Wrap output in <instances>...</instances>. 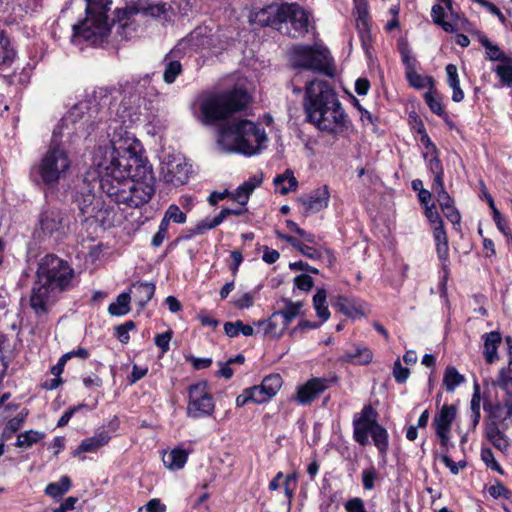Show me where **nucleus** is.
<instances>
[{"label": "nucleus", "instance_id": "obj_1", "mask_svg": "<svg viewBox=\"0 0 512 512\" xmlns=\"http://www.w3.org/2000/svg\"><path fill=\"white\" fill-rule=\"evenodd\" d=\"M93 163L106 172V177L101 176L98 170H89L84 177L87 192L113 190L114 186L108 177L117 182L130 179L134 184L129 192H154L156 189L152 166L143 157L141 147L133 137L114 133L108 145L95 151Z\"/></svg>", "mask_w": 512, "mask_h": 512}, {"label": "nucleus", "instance_id": "obj_2", "mask_svg": "<svg viewBox=\"0 0 512 512\" xmlns=\"http://www.w3.org/2000/svg\"><path fill=\"white\" fill-rule=\"evenodd\" d=\"M76 272L72 264L54 253L40 258L35 273L29 305L37 318L50 312V300L75 287Z\"/></svg>", "mask_w": 512, "mask_h": 512}, {"label": "nucleus", "instance_id": "obj_3", "mask_svg": "<svg viewBox=\"0 0 512 512\" xmlns=\"http://www.w3.org/2000/svg\"><path fill=\"white\" fill-rule=\"evenodd\" d=\"M303 107L307 120L320 131L337 135L347 131L351 125L337 94L326 81H307Z\"/></svg>", "mask_w": 512, "mask_h": 512}, {"label": "nucleus", "instance_id": "obj_4", "mask_svg": "<svg viewBox=\"0 0 512 512\" xmlns=\"http://www.w3.org/2000/svg\"><path fill=\"white\" fill-rule=\"evenodd\" d=\"M153 194H75L74 202L79 203L83 215L95 217L102 222L113 220L116 208H141L152 199Z\"/></svg>", "mask_w": 512, "mask_h": 512}, {"label": "nucleus", "instance_id": "obj_5", "mask_svg": "<svg viewBox=\"0 0 512 512\" xmlns=\"http://www.w3.org/2000/svg\"><path fill=\"white\" fill-rule=\"evenodd\" d=\"M265 141V132L257 124L237 120L222 127L217 143L224 151L253 155L260 151Z\"/></svg>", "mask_w": 512, "mask_h": 512}, {"label": "nucleus", "instance_id": "obj_6", "mask_svg": "<svg viewBox=\"0 0 512 512\" xmlns=\"http://www.w3.org/2000/svg\"><path fill=\"white\" fill-rule=\"evenodd\" d=\"M248 101V94L240 88L206 93L200 100L201 121L207 125L225 120L244 110Z\"/></svg>", "mask_w": 512, "mask_h": 512}, {"label": "nucleus", "instance_id": "obj_7", "mask_svg": "<svg viewBox=\"0 0 512 512\" xmlns=\"http://www.w3.org/2000/svg\"><path fill=\"white\" fill-rule=\"evenodd\" d=\"M378 417L377 410L371 404L364 405L359 416L353 419V439L360 446H367L371 436L378 455L385 460L389 451V433L378 422Z\"/></svg>", "mask_w": 512, "mask_h": 512}, {"label": "nucleus", "instance_id": "obj_8", "mask_svg": "<svg viewBox=\"0 0 512 512\" xmlns=\"http://www.w3.org/2000/svg\"><path fill=\"white\" fill-rule=\"evenodd\" d=\"M111 4V0H86V17L73 26L75 35L86 40L106 36L111 28L107 14Z\"/></svg>", "mask_w": 512, "mask_h": 512}, {"label": "nucleus", "instance_id": "obj_9", "mask_svg": "<svg viewBox=\"0 0 512 512\" xmlns=\"http://www.w3.org/2000/svg\"><path fill=\"white\" fill-rule=\"evenodd\" d=\"M419 202L423 208V213L429 222L435 243V250L442 269L445 273L449 272V241L447 231L444 226L436 203L434 194H417Z\"/></svg>", "mask_w": 512, "mask_h": 512}, {"label": "nucleus", "instance_id": "obj_10", "mask_svg": "<svg viewBox=\"0 0 512 512\" xmlns=\"http://www.w3.org/2000/svg\"><path fill=\"white\" fill-rule=\"evenodd\" d=\"M71 165L66 150L54 138L38 167L39 175L44 183L50 184L59 181Z\"/></svg>", "mask_w": 512, "mask_h": 512}, {"label": "nucleus", "instance_id": "obj_11", "mask_svg": "<svg viewBox=\"0 0 512 512\" xmlns=\"http://www.w3.org/2000/svg\"><path fill=\"white\" fill-rule=\"evenodd\" d=\"M330 60L329 51L319 44L295 46L290 54L291 65L294 68L325 72L327 74Z\"/></svg>", "mask_w": 512, "mask_h": 512}, {"label": "nucleus", "instance_id": "obj_12", "mask_svg": "<svg viewBox=\"0 0 512 512\" xmlns=\"http://www.w3.org/2000/svg\"><path fill=\"white\" fill-rule=\"evenodd\" d=\"M188 403L186 415L192 419L211 416L215 411V400L208 382L201 380L187 387Z\"/></svg>", "mask_w": 512, "mask_h": 512}, {"label": "nucleus", "instance_id": "obj_13", "mask_svg": "<svg viewBox=\"0 0 512 512\" xmlns=\"http://www.w3.org/2000/svg\"><path fill=\"white\" fill-rule=\"evenodd\" d=\"M192 166L180 154L167 155L161 163V176L171 188H178L187 183Z\"/></svg>", "mask_w": 512, "mask_h": 512}, {"label": "nucleus", "instance_id": "obj_14", "mask_svg": "<svg viewBox=\"0 0 512 512\" xmlns=\"http://www.w3.org/2000/svg\"><path fill=\"white\" fill-rule=\"evenodd\" d=\"M338 376L331 377H312L304 384L297 386L293 400L302 406H309L320 394L325 392L331 386L337 384Z\"/></svg>", "mask_w": 512, "mask_h": 512}, {"label": "nucleus", "instance_id": "obj_15", "mask_svg": "<svg viewBox=\"0 0 512 512\" xmlns=\"http://www.w3.org/2000/svg\"><path fill=\"white\" fill-rule=\"evenodd\" d=\"M39 224L44 238H53L56 242H59L66 236L64 216L60 210L43 211Z\"/></svg>", "mask_w": 512, "mask_h": 512}, {"label": "nucleus", "instance_id": "obj_16", "mask_svg": "<svg viewBox=\"0 0 512 512\" xmlns=\"http://www.w3.org/2000/svg\"><path fill=\"white\" fill-rule=\"evenodd\" d=\"M331 305L338 312L351 319H357L366 316V303L357 297L337 295L331 298Z\"/></svg>", "mask_w": 512, "mask_h": 512}, {"label": "nucleus", "instance_id": "obj_17", "mask_svg": "<svg viewBox=\"0 0 512 512\" xmlns=\"http://www.w3.org/2000/svg\"><path fill=\"white\" fill-rule=\"evenodd\" d=\"M283 22L289 21L298 35L308 31V14L296 3L282 4Z\"/></svg>", "mask_w": 512, "mask_h": 512}, {"label": "nucleus", "instance_id": "obj_18", "mask_svg": "<svg viewBox=\"0 0 512 512\" xmlns=\"http://www.w3.org/2000/svg\"><path fill=\"white\" fill-rule=\"evenodd\" d=\"M282 4H271L254 11L251 14V22L260 26H271L283 22Z\"/></svg>", "mask_w": 512, "mask_h": 512}, {"label": "nucleus", "instance_id": "obj_19", "mask_svg": "<svg viewBox=\"0 0 512 512\" xmlns=\"http://www.w3.org/2000/svg\"><path fill=\"white\" fill-rule=\"evenodd\" d=\"M110 440L111 436L108 431L96 432L92 437L83 439L71 454L73 457H79L82 453H96L99 449L106 446Z\"/></svg>", "mask_w": 512, "mask_h": 512}, {"label": "nucleus", "instance_id": "obj_20", "mask_svg": "<svg viewBox=\"0 0 512 512\" xmlns=\"http://www.w3.org/2000/svg\"><path fill=\"white\" fill-rule=\"evenodd\" d=\"M506 429H502L494 422L484 423V437L497 450L506 454L511 446L508 436L505 434Z\"/></svg>", "mask_w": 512, "mask_h": 512}, {"label": "nucleus", "instance_id": "obj_21", "mask_svg": "<svg viewBox=\"0 0 512 512\" xmlns=\"http://www.w3.org/2000/svg\"><path fill=\"white\" fill-rule=\"evenodd\" d=\"M156 291V285L149 282H136L131 286V299L138 307V311H142L148 302L152 299Z\"/></svg>", "mask_w": 512, "mask_h": 512}, {"label": "nucleus", "instance_id": "obj_22", "mask_svg": "<svg viewBox=\"0 0 512 512\" xmlns=\"http://www.w3.org/2000/svg\"><path fill=\"white\" fill-rule=\"evenodd\" d=\"M484 341L483 344V357L487 364H493L498 359V348L502 342V336L498 331H491L489 333H485L482 336Z\"/></svg>", "mask_w": 512, "mask_h": 512}, {"label": "nucleus", "instance_id": "obj_23", "mask_svg": "<svg viewBox=\"0 0 512 512\" xmlns=\"http://www.w3.org/2000/svg\"><path fill=\"white\" fill-rule=\"evenodd\" d=\"M330 194H303L299 201L305 213H317L328 206Z\"/></svg>", "mask_w": 512, "mask_h": 512}, {"label": "nucleus", "instance_id": "obj_24", "mask_svg": "<svg viewBox=\"0 0 512 512\" xmlns=\"http://www.w3.org/2000/svg\"><path fill=\"white\" fill-rule=\"evenodd\" d=\"M457 416V407L454 404H444L433 419L434 429H450Z\"/></svg>", "mask_w": 512, "mask_h": 512}, {"label": "nucleus", "instance_id": "obj_25", "mask_svg": "<svg viewBox=\"0 0 512 512\" xmlns=\"http://www.w3.org/2000/svg\"><path fill=\"white\" fill-rule=\"evenodd\" d=\"M276 234H277L278 238L285 240L287 243H289L293 248H295L297 251H299L305 257L312 259V260H318L321 258V252L318 249H316L312 246H309L307 244H304L303 242L298 240L296 237L289 235V234L281 233L279 231H277Z\"/></svg>", "mask_w": 512, "mask_h": 512}, {"label": "nucleus", "instance_id": "obj_26", "mask_svg": "<svg viewBox=\"0 0 512 512\" xmlns=\"http://www.w3.org/2000/svg\"><path fill=\"white\" fill-rule=\"evenodd\" d=\"M436 200L439 203L441 210L447 220H449L453 225L460 224L461 215L456 208L455 201L451 195L438 194V198Z\"/></svg>", "mask_w": 512, "mask_h": 512}, {"label": "nucleus", "instance_id": "obj_27", "mask_svg": "<svg viewBox=\"0 0 512 512\" xmlns=\"http://www.w3.org/2000/svg\"><path fill=\"white\" fill-rule=\"evenodd\" d=\"M285 303V308L273 313V317L278 315L283 318V329H287L291 322L300 314V310L303 307V303L301 301L293 302L288 298L283 299Z\"/></svg>", "mask_w": 512, "mask_h": 512}, {"label": "nucleus", "instance_id": "obj_28", "mask_svg": "<svg viewBox=\"0 0 512 512\" xmlns=\"http://www.w3.org/2000/svg\"><path fill=\"white\" fill-rule=\"evenodd\" d=\"M188 452L182 448H174L163 456V464L169 470L182 469L188 461Z\"/></svg>", "mask_w": 512, "mask_h": 512}, {"label": "nucleus", "instance_id": "obj_29", "mask_svg": "<svg viewBox=\"0 0 512 512\" xmlns=\"http://www.w3.org/2000/svg\"><path fill=\"white\" fill-rule=\"evenodd\" d=\"M72 487L71 478L67 475H62L58 482H51L45 487V494L55 500L62 498Z\"/></svg>", "mask_w": 512, "mask_h": 512}, {"label": "nucleus", "instance_id": "obj_30", "mask_svg": "<svg viewBox=\"0 0 512 512\" xmlns=\"http://www.w3.org/2000/svg\"><path fill=\"white\" fill-rule=\"evenodd\" d=\"M232 213L231 211L221 210L218 215L215 217H206L195 224V233H199V235L205 234L208 230L214 229Z\"/></svg>", "mask_w": 512, "mask_h": 512}, {"label": "nucleus", "instance_id": "obj_31", "mask_svg": "<svg viewBox=\"0 0 512 512\" xmlns=\"http://www.w3.org/2000/svg\"><path fill=\"white\" fill-rule=\"evenodd\" d=\"M313 307L321 323L326 322L330 317V311L327 305V291L324 288H317L313 296Z\"/></svg>", "mask_w": 512, "mask_h": 512}, {"label": "nucleus", "instance_id": "obj_32", "mask_svg": "<svg viewBox=\"0 0 512 512\" xmlns=\"http://www.w3.org/2000/svg\"><path fill=\"white\" fill-rule=\"evenodd\" d=\"M445 70L447 74L448 85L453 90L452 100L454 102H461L464 99V92L460 88L457 67L454 64H448Z\"/></svg>", "mask_w": 512, "mask_h": 512}, {"label": "nucleus", "instance_id": "obj_33", "mask_svg": "<svg viewBox=\"0 0 512 512\" xmlns=\"http://www.w3.org/2000/svg\"><path fill=\"white\" fill-rule=\"evenodd\" d=\"M481 390L477 382L474 383L472 398L470 401V426L475 430L481 419Z\"/></svg>", "mask_w": 512, "mask_h": 512}, {"label": "nucleus", "instance_id": "obj_34", "mask_svg": "<svg viewBox=\"0 0 512 512\" xmlns=\"http://www.w3.org/2000/svg\"><path fill=\"white\" fill-rule=\"evenodd\" d=\"M131 294L130 292L120 293L115 302H112L108 306V312L112 316H124L131 310L130 307Z\"/></svg>", "mask_w": 512, "mask_h": 512}, {"label": "nucleus", "instance_id": "obj_35", "mask_svg": "<svg viewBox=\"0 0 512 512\" xmlns=\"http://www.w3.org/2000/svg\"><path fill=\"white\" fill-rule=\"evenodd\" d=\"M273 183L280 192H291L298 188V181L291 170H286L282 175L275 177Z\"/></svg>", "mask_w": 512, "mask_h": 512}, {"label": "nucleus", "instance_id": "obj_36", "mask_svg": "<svg viewBox=\"0 0 512 512\" xmlns=\"http://www.w3.org/2000/svg\"><path fill=\"white\" fill-rule=\"evenodd\" d=\"M224 331L230 338L237 337L240 333L247 337L254 334V328L251 325L244 324L241 320L226 322L224 324Z\"/></svg>", "mask_w": 512, "mask_h": 512}, {"label": "nucleus", "instance_id": "obj_37", "mask_svg": "<svg viewBox=\"0 0 512 512\" xmlns=\"http://www.w3.org/2000/svg\"><path fill=\"white\" fill-rule=\"evenodd\" d=\"M465 381V377L458 372L453 366H448L445 369L443 384L448 392H453L456 387Z\"/></svg>", "mask_w": 512, "mask_h": 512}, {"label": "nucleus", "instance_id": "obj_38", "mask_svg": "<svg viewBox=\"0 0 512 512\" xmlns=\"http://www.w3.org/2000/svg\"><path fill=\"white\" fill-rule=\"evenodd\" d=\"M16 58V52L11 47L10 40L0 33V65L10 66Z\"/></svg>", "mask_w": 512, "mask_h": 512}, {"label": "nucleus", "instance_id": "obj_39", "mask_svg": "<svg viewBox=\"0 0 512 512\" xmlns=\"http://www.w3.org/2000/svg\"><path fill=\"white\" fill-rule=\"evenodd\" d=\"M44 437V432H40L37 430L25 431L18 435L17 441L15 442V446L19 448H29L33 444H36L39 441H41Z\"/></svg>", "mask_w": 512, "mask_h": 512}, {"label": "nucleus", "instance_id": "obj_40", "mask_svg": "<svg viewBox=\"0 0 512 512\" xmlns=\"http://www.w3.org/2000/svg\"><path fill=\"white\" fill-rule=\"evenodd\" d=\"M479 41L486 49L487 57L491 61H500L502 63L510 58V56L506 55L499 46L493 44L487 37L481 36Z\"/></svg>", "mask_w": 512, "mask_h": 512}, {"label": "nucleus", "instance_id": "obj_41", "mask_svg": "<svg viewBox=\"0 0 512 512\" xmlns=\"http://www.w3.org/2000/svg\"><path fill=\"white\" fill-rule=\"evenodd\" d=\"M165 69L163 72V80L167 84H172L176 80L177 76L182 72V65L179 61L170 60L169 55H166Z\"/></svg>", "mask_w": 512, "mask_h": 512}, {"label": "nucleus", "instance_id": "obj_42", "mask_svg": "<svg viewBox=\"0 0 512 512\" xmlns=\"http://www.w3.org/2000/svg\"><path fill=\"white\" fill-rule=\"evenodd\" d=\"M283 379L278 373H271L263 378L260 385L264 388L265 392L273 398L281 389Z\"/></svg>", "mask_w": 512, "mask_h": 512}, {"label": "nucleus", "instance_id": "obj_43", "mask_svg": "<svg viewBox=\"0 0 512 512\" xmlns=\"http://www.w3.org/2000/svg\"><path fill=\"white\" fill-rule=\"evenodd\" d=\"M484 411L488 413L487 419L484 423L494 422L497 426L501 427V419L503 416V403H491L484 402L483 405Z\"/></svg>", "mask_w": 512, "mask_h": 512}, {"label": "nucleus", "instance_id": "obj_44", "mask_svg": "<svg viewBox=\"0 0 512 512\" xmlns=\"http://www.w3.org/2000/svg\"><path fill=\"white\" fill-rule=\"evenodd\" d=\"M275 317L273 315L266 320H258L254 322V324L263 329L264 335H269L274 338H280L283 336L286 329H283V326L278 329V325L274 320Z\"/></svg>", "mask_w": 512, "mask_h": 512}, {"label": "nucleus", "instance_id": "obj_45", "mask_svg": "<svg viewBox=\"0 0 512 512\" xmlns=\"http://www.w3.org/2000/svg\"><path fill=\"white\" fill-rule=\"evenodd\" d=\"M250 194H230V197L228 199L232 200L233 202L237 203L236 207H225L222 210L231 211L232 213L229 214V216H242L247 212L246 204L249 201Z\"/></svg>", "mask_w": 512, "mask_h": 512}, {"label": "nucleus", "instance_id": "obj_46", "mask_svg": "<svg viewBox=\"0 0 512 512\" xmlns=\"http://www.w3.org/2000/svg\"><path fill=\"white\" fill-rule=\"evenodd\" d=\"M298 478L299 473L297 471H293L292 473L287 474L283 481L284 494L289 504L292 503L295 497V492L298 486Z\"/></svg>", "mask_w": 512, "mask_h": 512}, {"label": "nucleus", "instance_id": "obj_47", "mask_svg": "<svg viewBox=\"0 0 512 512\" xmlns=\"http://www.w3.org/2000/svg\"><path fill=\"white\" fill-rule=\"evenodd\" d=\"M380 479V475L374 465L365 468L361 474L362 487L365 491H371L375 488V483Z\"/></svg>", "mask_w": 512, "mask_h": 512}, {"label": "nucleus", "instance_id": "obj_48", "mask_svg": "<svg viewBox=\"0 0 512 512\" xmlns=\"http://www.w3.org/2000/svg\"><path fill=\"white\" fill-rule=\"evenodd\" d=\"M495 73L500 78V81L503 85L511 87L512 86V57L497 65L495 68Z\"/></svg>", "mask_w": 512, "mask_h": 512}, {"label": "nucleus", "instance_id": "obj_49", "mask_svg": "<svg viewBox=\"0 0 512 512\" xmlns=\"http://www.w3.org/2000/svg\"><path fill=\"white\" fill-rule=\"evenodd\" d=\"M494 384L505 392L506 398L512 399V376L508 370L501 368Z\"/></svg>", "mask_w": 512, "mask_h": 512}, {"label": "nucleus", "instance_id": "obj_50", "mask_svg": "<svg viewBox=\"0 0 512 512\" xmlns=\"http://www.w3.org/2000/svg\"><path fill=\"white\" fill-rule=\"evenodd\" d=\"M488 493L493 499L503 498L512 502V490L507 488L502 481L496 479L495 483L488 488Z\"/></svg>", "mask_w": 512, "mask_h": 512}, {"label": "nucleus", "instance_id": "obj_51", "mask_svg": "<svg viewBox=\"0 0 512 512\" xmlns=\"http://www.w3.org/2000/svg\"><path fill=\"white\" fill-rule=\"evenodd\" d=\"M163 220L170 225V222H174L177 224H183L187 220V215L183 211L180 210L179 206L176 204H171L167 210L165 211Z\"/></svg>", "mask_w": 512, "mask_h": 512}, {"label": "nucleus", "instance_id": "obj_52", "mask_svg": "<svg viewBox=\"0 0 512 512\" xmlns=\"http://www.w3.org/2000/svg\"><path fill=\"white\" fill-rule=\"evenodd\" d=\"M481 460L486 464V466L497 473L504 475V469L502 466L495 460L494 453L491 448L483 446L480 451Z\"/></svg>", "mask_w": 512, "mask_h": 512}, {"label": "nucleus", "instance_id": "obj_53", "mask_svg": "<svg viewBox=\"0 0 512 512\" xmlns=\"http://www.w3.org/2000/svg\"><path fill=\"white\" fill-rule=\"evenodd\" d=\"M431 16L433 19V22L439 26L442 27V29L446 32H454V26L450 23L444 20V8L436 4L432 7Z\"/></svg>", "mask_w": 512, "mask_h": 512}, {"label": "nucleus", "instance_id": "obj_54", "mask_svg": "<svg viewBox=\"0 0 512 512\" xmlns=\"http://www.w3.org/2000/svg\"><path fill=\"white\" fill-rule=\"evenodd\" d=\"M135 322L128 320L114 328V336L123 344H128L130 341L129 332L135 329Z\"/></svg>", "mask_w": 512, "mask_h": 512}, {"label": "nucleus", "instance_id": "obj_55", "mask_svg": "<svg viewBox=\"0 0 512 512\" xmlns=\"http://www.w3.org/2000/svg\"><path fill=\"white\" fill-rule=\"evenodd\" d=\"M173 337V331L168 329L163 333L156 334L154 337L155 345L161 350L162 355L167 353L170 349V341Z\"/></svg>", "mask_w": 512, "mask_h": 512}, {"label": "nucleus", "instance_id": "obj_56", "mask_svg": "<svg viewBox=\"0 0 512 512\" xmlns=\"http://www.w3.org/2000/svg\"><path fill=\"white\" fill-rule=\"evenodd\" d=\"M169 224L166 222V220H161L158 231L153 235L151 239V246L154 248L160 247L164 240L168 237V230H169Z\"/></svg>", "mask_w": 512, "mask_h": 512}, {"label": "nucleus", "instance_id": "obj_57", "mask_svg": "<svg viewBox=\"0 0 512 512\" xmlns=\"http://www.w3.org/2000/svg\"><path fill=\"white\" fill-rule=\"evenodd\" d=\"M425 101L430 110L438 116H447L440 98L436 97L432 92L425 94Z\"/></svg>", "mask_w": 512, "mask_h": 512}, {"label": "nucleus", "instance_id": "obj_58", "mask_svg": "<svg viewBox=\"0 0 512 512\" xmlns=\"http://www.w3.org/2000/svg\"><path fill=\"white\" fill-rule=\"evenodd\" d=\"M262 181V174L254 175L239 185L235 192H253L255 189L260 187Z\"/></svg>", "mask_w": 512, "mask_h": 512}, {"label": "nucleus", "instance_id": "obj_59", "mask_svg": "<svg viewBox=\"0 0 512 512\" xmlns=\"http://www.w3.org/2000/svg\"><path fill=\"white\" fill-rule=\"evenodd\" d=\"M185 361L190 363L194 370H203L209 368L213 361L209 357L199 358L195 357L192 354H186L184 355Z\"/></svg>", "mask_w": 512, "mask_h": 512}, {"label": "nucleus", "instance_id": "obj_60", "mask_svg": "<svg viewBox=\"0 0 512 512\" xmlns=\"http://www.w3.org/2000/svg\"><path fill=\"white\" fill-rule=\"evenodd\" d=\"M393 376L397 383L403 384L409 378L410 370L407 367H403L400 360L397 359L393 364Z\"/></svg>", "mask_w": 512, "mask_h": 512}, {"label": "nucleus", "instance_id": "obj_61", "mask_svg": "<svg viewBox=\"0 0 512 512\" xmlns=\"http://www.w3.org/2000/svg\"><path fill=\"white\" fill-rule=\"evenodd\" d=\"M255 301L254 292H246L242 294L239 298L234 299L232 304L235 308L239 310L248 309L253 306Z\"/></svg>", "mask_w": 512, "mask_h": 512}, {"label": "nucleus", "instance_id": "obj_62", "mask_svg": "<svg viewBox=\"0 0 512 512\" xmlns=\"http://www.w3.org/2000/svg\"><path fill=\"white\" fill-rule=\"evenodd\" d=\"M346 512H367L365 502L360 497H353L344 503Z\"/></svg>", "mask_w": 512, "mask_h": 512}, {"label": "nucleus", "instance_id": "obj_63", "mask_svg": "<svg viewBox=\"0 0 512 512\" xmlns=\"http://www.w3.org/2000/svg\"><path fill=\"white\" fill-rule=\"evenodd\" d=\"M504 417L501 419V428L508 429L512 425V399L505 398L503 400Z\"/></svg>", "mask_w": 512, "mask_h": 512}, {"label": "nucleus", "instance_id": "obj_64", "mask_svg": "<svg viewBox=\"0 0 512 512\" xmlns=\"http://www.w3.org/2000/svg\"><path fill=\"white\" fill-rule=\"evenodd\" d=\"M166 505L160 499L149 500L144 506L140 507L138 512H165Z\"/></svg>", "mask_w": 512, "mask_h": 512}]
</instances>
